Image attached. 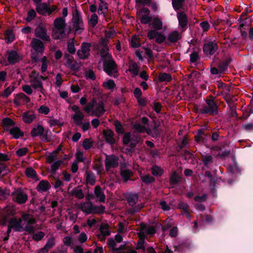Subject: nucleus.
I'll return each instance as SVG.
<instances>
[{"mask_svg": "<svg viewBox=\"0 0 253 253\" xmlns=\"http://www.w3.org/2000/svg\"><path fill=\"white\" fill-rule=\"evenodd\" d=\"M80 209L83 212H85L86 214L91 213L102 214L104 213L105 208L103 205L100 206L93 205L91 202H89L87 206H82Z\"/></svg>", "mask_w": 253, "mask_h": 253, "instance_id": "nucleus-4", "label": "nucleus"}, {"mask_svg": "<svg viewBox=\"0 0 253 253\" xmlns=\"http://www.w3.org/2000/svg\"><path fill=\"white\" fill-rule=\"evenodd\" d=\"M177 17L178 20L179 26L181 29L185 28L188 23L187 16L184 12L177 13Z\"/></svg>", "mask_w": 253, "mask_h": 253, "instance_id": "nucleus-24", "label": "nucleus"}, {"mask_svg": "<svg viewBox=\"0 0 253 253\" xmlns=\"http://www.w3.org/2000/svg\"><path fill=\"white\" fill-rule=\"evenodd\" d=\"M228 64H218L217 67H211V73L213 75L220 76L227 70Z\"/></svg>", "mask_w": 253, "mask_h": 253, "instance_id": "nucleus-18", "label": "nucleus"}, {"mask_svg": "<svg viewBox=\"0 0 253 253\" xmlns=\"http://www.w3.org/2000/svg\"><path fill=\"white\" fill-rule=\"evenodd\" d=\"M36 222L33 215L29 213L22 214L21 217L17 219L11 218L9 221V225L16 232L25 231L30 234H33L35 231L34 226L32 225Z\"/></svg>", "mask_w": 253, "mask_h": 253, "instance_id": "nucleus-1", "label": "nucleus"}, {"mask_svg": "<svg viewBox=\"0 0 253 253\" xmlns=\"http://www.w3.org/2000/svg\"><path fill=\"white\" fill-rule=\"evenodd\" d=\"M101 61L103 63H115L112 55L108 52V51H100Z\"/></svg>", "mask_w": 253, "mask_h": 253, "instance_id": "nucleus-26", "label": "nucleus"}, {"mask_svg": "<svg viewBox=\"0 0 253 253\" xmlns=\"http://www.w3.org/2000/svg\"><path fill=\"white\" fill-rule=\"evenodd\" d=\"M2 125L5 132H8L11 127L15 126V122L11 119L6 117L2 121Z\"/></svg>", "mask_w": 253, "mask_h": 253, "instance_id": "nucleus-27", "label": "nucleus"}, {"mask_svg": "<svg viewBox=\"0 0 253 253\" xmlns=\"http://www.w3.org/2000/svg\"><path fill=\"white\" fill-rule=\"evenodd\" d=\"M94 192V195L99 199L100 202L104 203L105 202V195L100 186L97 185L95 187Z\"/></svg>", "mask_w": 253, "mask_h": 253, "instance_id": "nucleus-33", "label": "nucleus"}, {"mask_svg": "<svg viewBox=\"0 0 253 253\" xmlns=\"http://www.w3.org/2000/svg\"><path fill=\"white\" fill-rule=\"evenodd\" d=\"M54 28L52 36L54 39H61L65 35V19L62 17L56 18L54 21Z\"/></svg>", "mask_w": 253, "mask_h": 253, "instance_id": "nucleus-3", "label": "nucleus"}, {"mask_svg": "<svg viewBox=\"0 0 253 253\" xmlns=\"http://www.w3.org/2000/svg\"><path fill=\"white\" fill-rule=\"evenodd\" d=\"M31 47L37 52L42 53L44 47L43 42L40 40L33 38L31 42Z\"/></svg>", "mask_w": 253, "mask_h": 253, "instance_id": "nucleus-17", "label": "nucleus"}, {"mask_svg": "<svg viewBox=\"0 0 253 253\" xmlns=\"http://www.w3.org/2000/svg\"><path fill=\"white\" fill-rule=\"evenodd\" d=\"M145 241L144 239H140L136 244V250H142L143 252H145L146 248L144 246V244L145 243Z\"/></svg>", "mask_w": 253, "mask_h": 253, "instance_id": "nucleus-62", "label": "nucleus"}, {"mask_svg": "<svg viewBox=\"0 0 253 253\" xmlns=\"http://www.w3.org/2000/svg\"><path fill=\"white\" fill-rule=\"evenodd\" d=\"M22 58V55L15 50H11L8 52V60L10 63L19 62Z\"/></svg>", "mask_w": 253, "mask_h": 253, "instance_id": "nucleus-19", "label": "nucleus"}, {"mask_svg": "<svg viewBox=\"0 0 253 253\" xmlns=\"http://www.w3.org/2000/svg\"><path fill=\"white\" fill-rule=\"evenodd\" d=\"M184 3V0H172V4L175 10H179Z\"/></svg>", "mask_w": 253, "mask_h": 253, "instance_id": "nucleus-52", "label": "nucleus"}, {"mask_svg": "<svg viewBox=\"0 0 253 253\" xmlns=\"http://www.w3.org/2000/svg\"><path fill=\"white\" fill-rule=\"evenodd\" d=\"M86 181L87 184L93 185L95 183V176L92 171H86L85 172Z\"/></svg>", "mask_w": 253, "mask_h": 253, "instance_id": "nucleus-37", "label": "nucleus"}, {"mask_svg": "<svg viewBox=\"0 0 253 253\" xmlns=\"http://www.w3.org/2000/svg\"><path fill=\"white\" fill-rule=\"evenodd\" d=\"M108 42L109 40L105 38L101 40L99 42V45L101 46V47H99L100 51H109V47L108 46Z\"/></svg>", "mask_w": 253, "mask_h": 253, "instance_id": "nucleus-47", "label": "nucleus"}, {"mask_svg": "<svg viewBox=\"0 0 253 253\" xmlns=\"http://www.w3.org/2000/svg\"><path fill=\"white\" fill-rule=\"evenodd\" d=\"M172 80V76L169 73L161 72L158 76V81L160 83L169 82Z\"/></svg>", "mask_w": 253, "mask_h": 253, "instance_id": "nucleus-35", "label": "nucleus"}, {"mask_svg": "<svg viewBox=\"0 0 253 253\" xmlns=\"http://www.w3.org/2000/svg\"><path fill=\"white\" fill-rule=\"evenodd\" d=\"M113 125L115 127V130L117 133L119 134L124 133L125 128L120 121H119L118 120H116L114 122Z\"/></svg>", "mask_w": 253, "mask_h": 253, "instance_id": "nucleus-42", "label": "nucleus"}, {"mask_svg": "<svg viewBox=\"0 0 253 253\" xmlns=\"http://www.w3.org/2000/svg\"><path fill=\"white\" fill-rule=\"evenodd\" d=\"M191 244L188 241L180 243L177 246H174V251L178 253H186L191 248Z\"/></svg>", "mask_w": 253, "mask_h": 253, "instance_id": "nucleus-20", "label": "nucleus"}, {"mask_svg": "<svg viewBox=\"0 0 253 253\" xmlns=\"http://www.w3.org/2000/svg\"><path fill=\"white\" fill-rule=\"evenodd\" d=\"M141 179L143 183L146 184H151L155 180V178L150 174H146L143 176H141Z\"/></svg>", "mask_w": 253, "mask_h": 253, "instance_id": "nucleus-48", "label": "nucleus"}, {"mask_svg": "<svg viewBox=\"0 0 253 253\" xmlns=\"http://www.w3.org/2000/svg\"><path fill=\"white\" fill-rule=\"evenodd\" d=\"M108 7L107 3L105 2L103 0H100V3L99 4L98 12L99 14H103L105 15V14L107 12Z\"/></svg>", "mask_w": 253, "mask_h": 253, "instance_id": "nucleus-44", "label": "nucleus"}, {"mask_svg": "<svg viewBox=\"0 0 253 253\" xmlns=\"http://www.w3.org/2000/svg\"><path fill=\"white\" fill-rule=\"evenodd\" d=\"M32 86L35 89L40 88L41 92L43 93V84L41 81V80L38 79V77L35 78V79L33 80Z\"/></svg>", "mask_w": 253, "mask_h": 253, "instance_id": "nucleus-40", "label": "nucleus"}, {"mask_svg": "<svg viewBox=\"0 0 253 253\" xmlns=\"http://www.w3.org/2000/svg\"><path fill=\"white\" fill-rule=\"evenodd\" d=\"M35 35L43 41L49 42L50 40V37L47 35V30L45 27L39 26L35 30Z\"/></svg>", "mask_w": 253, "mask_h": 253, "instance_id": "nucleus-13", "label": "nucleus"}, {"mask_svg": "<svg viewBox=\"0 0 253 253\" xmlns=\"http://www.w3.org/2000/svg\"><path fill=\"white\" fill-rule=\"evenodd\" d=\"M8 132L15 139H18L24 135V132L18 126H15L11 127L10 129L8 130Z\"/></svg>", "mask_w": 253, "mask_h": 253, "instance_id": "nucleus-25", "label": "nucleus"}, {"mask_svg": "<svg viewBox=\"0 0 253 253\" xmlns=\"http://www.w3.org/2000/svg\"><path fill=\"white\" fill-rule=\"evenodd\" d=\"M103 70L109 76L117 78L118 76L117 64H103Z\"/></svg>", "mask_w": 253, "mask_h": 253, "instance_id": "nucleus-14", "label": "nucleus"}, {"mask_svg": "<svg viewBox=\"0 0 253 253\" xmlns=\"http://www.w3.org/2000/svg\"><path fill=\"white\" fill-rule=\"evenodd\" d=\"M93 145V142L89 138H85L83 142V146L86 150L90 149Z\"/></svg>", "mask_w": 253, "mask_h": 253, "instance_id": "nucleus-58", "label": "nucleus"}, {"mask_svg": "<svg viewBox=\"0 0 253 253\" xmlns=\"http://www.w3.org/2000/svg\"><path fill=\"white\" fill-rule=\"evenodd\" d=\"M181 177L175 171L173 172L170 176L169 183L171 185H175L180 181Z\"/></svg>", "mask_w": 253, "mask_h": 253, "instance_id": "nucleus-38", "label": "nucleus"}, {"mask_svg": "<svg viewBox=\"0 0 253 253\" xmlns=\"http://www.w3.org/2000/svg\"><path fill=\"white\" fill-rule=\"evenodd\" d=\"M140 44L139 38L137 36L134 35L132 37L131 42L130 45L132 47L136 48L139 46Z\"/></svg>", "mask_w": 253, "mask_h": 253, "instance_id": "nucleus-57", "label": "nucleus"}, {"mask_svg": "<svg viewBox=\"0 0 253 253\" xmlns=\"http://www.w3.org/2000/svg\"><path fill=\"white\" fill-rule=\"evenodd\" d=\"M51 186L49 182L45 180H41L36 187L37 190L39 192H46L48 191Z\"/></svg>", "mask_w": 253, "mask_h": 253, "instance_id": "nucleus-31", "label": "nucleus"}, {"mask_svg": "<svg viewBox=\"0 0 253 253\" xmlns=\"http://www.w3.org/2000/svg\"><path fill=\"white\" fill-rule=\"evenodd\" d=\"M4 37L5 42L7 43H10L13 41L14 36L11 30H7L4 34Z\"/></svg>", "mask_w": 253, "mask_h": 253, "instance_id": "nucleus-49", "label": "nucleus"}, {"mask_svg": "<svg viewBox=\"0 0 253 253\" xmlns=\"http://www.w3.org/2000/svg\"><path fill=\"white\" fill-rule=\"evenodd\" d=\"M152 25L155 30H161L163 27V23L162 20L158 18H154L153 19Z\"/></svg>", "mask_w": 253, "mask_h": 253, "instance_id": "nucleus-41", "label": "nucleus"}, {"mask_svg": "<svg viewBox=\"0 0 253 253\" xmlns=\"http://www.w3.org/2000/svg\"><path fill=\"white\" fill-rule=\"evenodd\" d=\"M124 135L123 138V143L125 145H128L131 140L133 139L131 138V134L130 132H124Z\"/></svg>", "mask_w": 253, "mask_h": 253, "instance_id": "nucleus-54", "label": "nucleus"}, {"mask_svg": "<svg viewBox=\"0 0 253 253\" xmlns=\"http://www.w3.org/2000/svg\"><path fill=\"white\" fill-rule=\"evenodd\" d=\"M118 161V157L115 155H111L110 156L106 155V157L105 160V165L106 170L108 171L112 168H117L119 165Z\"/></svg>", "mask_w": 253, "mask_h": 253, "instance_id": "nucleus-8", "label": "nucleus"}, {"mask_svg": "<svg viewBox=\"0 0 253 253\" xmlns=\"http://www.w3.org/2000/svg\"><path fill=\"white\" fill-rule=\"evenodd\" d=\"M129 71L130 72L132 76L135 77L138 75L139 67L137 64H129Z\"/></svg>", "mask_w": 253, "mask_h": 253, "instance_id": "nucleus-53", "label": "nucleus"}, {"mask_svg": "<svg viewBox=\"0 0 253 253\" xmlns=\"http://www.w3.org/2000/svg\"><path fill=\"white\" fill-rule=\"evenodd\" d=\"M140 230L142 231L145 232L146 234L153 235L156 233V228L154 226L148 227L147 225L144 223H141L140 224Z\"/></svg>", "mask_w": 253, "mask_h": 253, "instance_id": "nucleus-28", "label": "nucleus"}, {"mask_svg": "<svg viewBox=\"0 0 253 253\" xmlns=\"http://www.w3.org/2000/svg\"><path fill=\"white\" fill-rule=\"evenodd\" d=\"M208 133H206L204 129L200 128L197 131V133L195 135V140L198 143L204 144L207 148H210L208 145Z\"/></svg>", "mask_w": 253, "mask_h": 253, "instance_id": "nucleus-11", "label": "nucleus"}, {"mask_svg": "<svg viewBox=\"0 0 253 253\" xmlns=\"http://www.w3.org/2000/svg\"><path fill=\"white\" fill-rule=\"evenodd\" d=\"M25 174L27 177L34 179L36 181L40 180L36 171L32 167H29L26 169Z\"/></svg>", "mask_w": 253, "mask_h": 253, "instance_id": "nucleus-34", "label": "nucleus"}, {"mask_svg": "<svg viewBox=\"0 0 253 253\" xmlns=\"http://www.w3.org/2000/svg\"><path fill=\"white\" fill-rule=\"evenodd\" d=\"M105 112V110L103 102L102 100H100L96 104V107L92 110V115L99 117L102 115Z\"/></svg>", "mask_w": 253, "mask_h": 253, "instance_id": "nucleus-23", "label": "nucleus"}, {"mask_svg": "<svg viewBox=\"0 0 253 253\" xmlns=\"http://www.w3.org/2000/svg\"><path fill=\"white\" fill-rule=\"evenodd\" d=\"M132 142H130L128 145V147L126 149L128 152L132 153L134 152L135 148L138 142L137 139H133Z\"/></svg>", "mask_w": 253, "mask_h": 253, "instance_id": "nucleus-55", "label": "nucleus"}, {"mask_svg": "<svg viewBox=\"0 0 253 253\" xmlns=\"http://www.w3.org/2000/svg\"><path fill=\"white\" fill-rule=\"evenodd\" d=\"M99 230L101 233V235H98V237L100 239L101 241H105V237L109 236L111 234V231L109 229V225L107 224L101 225Z\"/></svg>", "mask_w": 253, "mask_h": 253, "instance_id": "nucleus-22", "label": "nucleus"}, {"mask_svg": "<svg viewBox=\"0 0 253 253\" xmlns=\"http://www.w3.org/2000/svg\"><path fill=\"white\" fill-rule=\"evenodd\" d=\"M103 86L108 89H113L116 86L115 83L113 80H109L106 82H104Z\"/></svg>", "mask_w": 253, "mask_h": 253, "instance_id": "nucleus-59", "label": "nucleus"}, {"mask_svg": "<svg viewBox=\"0 0 253 253\" xmlns=\"http://www.w3.org/2000/svg\"><path fill=\"white\" fill-rule=\"evenodd\" d=\"M150 12L147 8H142L137 12L140 17V20L142 24H148L152 20V17L150 15Z\"/></svg>", "mask_w": 253, "mask_h": 253, "instance_id": "nucleus-10", "label": "nucleus"}, {"mask_svg": "<svg viewBox=\"0 0 253 253\" xmlns=\"http://www.w3.org/2000/svg\"><path fill=\"white\" fill-rule=\"evenodd\" d=\"M72 194L79 199H82L84 197L83 190L81 189L74 188L72 191Z\"/></svg>", "mask_w": 253, "mask_h": 253, "instance_id": "nucleus-50", "label": "nucleus"}, {"mask_svg": "<svg viewBox=\"0 0 253 253\" xmlns=\"http://www.w3.org/2000/svg\"><path fill=\"white\" fill-rule=\"evenodd\" d=\"M44 127L40 125L34 126L31 131V135L32 137L42 136L45 140L48 142L49 140L47 139V133H44Z\"/></svg>", "mask_w": 253, "mask_h": 253, "instance_id": "nucleus-12", "label": "nucleus"}, {"mask_svg": "<svg viewBox=\"0 0 253 253\" xmlns=\"http://www.w3.org/2000/svg\"><path fill=\"white\" fill-rule=\"evenodd\" d=\"M215 97L211 95L205 100L206 105H203L201 108H196V112L201 115H208L211 116L218 114V106L214 100Z\"/></svg>", "mask_w": 253, "mask_h": 253, "instance_id": "nucleus-2", "label": "nucleus"}, {"mask_svg": "<svg viewBox=\"0 0 253 253\" xmlns=\"http://www.w3.org/2000/svg\"><path fill=\"white\" fill-rule=\"evenodd\" d=\"M72 25L76 33H80L84 29V25L82 16L79 11L76 9L73 14Z\"/></svg>", "mask_w": 253, "mask_h": 253, "instance_id": "nucleus-5", "label": "nucleus"}, {"mask_svg": "<svg viewBox=\"0 0 253 253\" xmlns=\"http://www.w3.org/2000/svg\"><path fill=\"white\" fill-rule=\"evenodd\" d=\"M9 172L8 167L3 162H0V177Z\"/></svg>", "mask_w": 253, "mask_h": 253, "instance_id": "nucleus-51", "label": "nucleus"}, {"mask_svg": "<svg viewBox=\"0 0 253 253\" xmlns=\"http://www.w3.org/2000/svg\"><path fill=\"white\" fill-rule=\"evenodd\" d=\"M161 131L162 129L158 128V126H155L153 128V133L151 134L149 131H147V133L153 137L157 138L160 136Z\"/></svg>", "mask_w": 253, "mask_h": 253, "instance_id": "nucleus-56", "label": "nucleus"}, {"mask_svg": "<svg viewBox=\"0 0 253 253\" xmlns=\"http://www.w3.org/2000/svg\"><path fill=\"white\" fill-rule=\"evenodd\" d=\"M22 121L26 124H31L36 118L33 111H27L22 115Z\"/></svg>", "mask_w": 253, "mask_h": 253, "instance_id": "nucleus-21", "label": "nucleus"}, {"mask_svg": "<svg viewBox=\"0 0 253 253\" xmlns=\"http://www.w3.org/2000/svg\"><path fill=\"white\" fill-rule=\"evenodd\" d=\"M63 163V160H58L51 165L50 172L52 174L56 173V170L59 168V167Z\"/></svg>", "mask_w": 253, "mask_h": 253, "instance_id": "nucleus-45", "label": "nucleus"}, {"mask_svg": "<svg viewBox=\"0 0 253 253\" xmlns=\"http://www.w3.org/2000/svg\"><path fill=\"white\" fill-rule=\"evenodd\" d=\"M14 201L19 204H25L28 200V195L21 188L15 189L12 193Z\"/></svg>", "mask_w": 253, "mask_h": 253, "instance_id": "nucleus-6", "label": "nucleus"}, {"mask_svg": "<svg viewBox=\"0 0 253 253\" xmlns=\"http://www.w3.org/2000/svg\"><path fill=\"white\" fill-rule=\"evenodd\" d=\"M91 44L88 42L82 43L81 49L77 52V54L80 59H86L90 55Z\"/></svg>", "mask_w": 253, "mask_h": 253, "instance_id": "nucleus-9", "label": "nucleus"}, {"mask_svg": "<svg viewBox=\"0 0 253 253\" xmlns=\"http://www.w3.org/2000/svg\"><path fill=\"white\" fill-rule=\"evenodd\" d=\"M84 117L83 113L82 112H79V113H75L73 115L72 119L76 126H81L83 124V121Z\"/></svg>", "mask_w": 253, "mask_h": 253, "instance_id": "nucleus-36", "label": "nucleus"}, {"mask_svg": "<svg viewBox=\"0 0 253 253\" xmlns=\"http://www.w3.org/2000/svg\"><path fill=\"white\" fill-rule=\"evenodd\" d=\"M125 198L127 203L130 206L133 207L135 205L138 201L139 197L137 194L128 193L125 195Z\"/></svg>", "mask_w": 253, "mask_h": 253, "instance_id": "nucleus-29", "label": "nucleus"}, {"mask_svg": "<svg viewBox=\"0 0 253 253\" xmlns=\"http://www.w3.org/2000/svg\"><path fill=\"white\" fill-rule=\"evenodd\" d=\"M103 136L106 142L111 145L116 143V140L114 138L115 133L110 129L104 130L103 132Z\"/></svg>", "mask_w": 253, "mask_h": 253, "instance_id": "nucleus-16", "label": "nucleus"}, {"mask_svg": "<svg viewBox=\"0 0 253 253\" xmlns=\"http://www.w3.org/2000/svg\"><path fill=\"white\" fill-rule=\"evenodd\" d=\"M181 34L177 31L174 30L170 32L167 37V40L171 43H176L181 38Z\"/></svg>", "mask_w": 253, "mask_h": 253, "instance_id": "nucleus-30", "label": "nucleus"}, {"mask_svg": "<svg viewBox=\"0 0 253 253\" xmlns=\"http://www.w3.org/2000/svg\"><path fill=\"white\" fill-rule=\"evenodd\" d=\"M56 5H52L51 7L46 3H40L36 5V10L37 12L41 15L47 14L49 15L53 11L57 9Z\"/></svg>", "mask_w": 253, "mask_h": 253, "instance_id": "nucleus-7", "label": "nucleus"}, {"mask_svg": "<svg viewBox=\"0 0 253 253\" xmlns=\"http://www.w3.org/2000/svg\"><path fill=\"white\" fill-rule=\"evenodd\" d=\"M120 174L125 181H127L130 179V177L133 174V172L130 169H125L121 170Z\"/></svg>", "mask_w": 253, "mask_h": 253, "instance_id": "nucleus-39", "label": "nucleus"}, {"mask_svg": "<svg viewBox=\"0 0 253 253\" xmlns=\"http://www.w3.org/2000/svg\"><path fill=\"white\" fill-rule=\"evenodd\" d=\"M200 51V49H197L196 50H194L191 54H190V61L191 62H196L199 58V53Z\"/></svg>", "mask_w": 253, "mask_h": 253, "instance_id": "nucleus-60", "label": "nucleus"}, {"mask_svg": "<svg viewBox=\"0 0 253 253\" xmlns=\"http://www.w3.org/2000/svg\"><path fill=\"white\" fill-rule=\"evenodd\" d=\"M151 173L155 176H160L163 174L164 170L160 167L155 165L151 169Z\"/></svg>", "mask_w": 253, "mask_h": 253, "instance_id": "nucleus-46", "label": "nucleus"}, {"mask_svg": "<svg viewBox=\"0 0 253 253\" xmlns=\"http://www.w3.org/2000/svg\"><path fill=\"white\" fill-rule=\"evenodd\" d=\"M216 181L215 179H211L210 180L211 191L214 196L216 194Z\"/></svg>", "mask_w": 253, "mask_h": 253, "instance_id": "nucleus-61", "label": "nucleus"}, {"mask_svg": "<svg viewBox=\"0 0 253 253\" xmlns=\"http://www.w3.org/2000/svg\"><path fill=\"white\" fill-rule=\"evenodd\" d=\"M15 87L14 86H9L4 89L2 96L3 97H8L11 93L14 91Z\"/></svg>", "mask_w": 253, "mask_h": 253, "instance_id": "nucleus-64", "label": "nucleus"}, {"mask_svg": "<svg viewBox=\"0 0 253 253\" xmlns=\"http://www.w3.org/2000/svg\"><path fill=\"white\" fill-rule=\"evenodd\" d=\"M218 49V46L216 42H209L204 44L203 46L204 52L206 55H213Z\"/></svg>", "mask_w": 253, "mask_h": 253, "instance_id": "nucleus-15", "label": "nucleus"}, {"mask_svg": "<svg viewBox=\"0 0 253 253\" xmlns=\"http://www.w3.org/2000/svg\"><path fill=\"white\" fill-rule=\"evenodd\" d=\"M22 99L26 103H29L31 101L30 98L26 95L24 93L20 92L17 94L13 100V103L16 105L19 106L20 103L18 101L19 100Z\"/></svg>", "mask_w": 253, "mask_h": 253, "instance_id": "nucleus-32", "label": "nucleus"}, {"mask_svg": "<svg viewBox=\"0 0 253 253\" xmlns=\"http://www.w3.org/2000/svg\"><path fill=\"white\" fill-rule=\"evenodd\" d=\"M55 245V239L54 238H50L47 240V241L44 246L48 251L53 247Z\"/></svg>", "mask_w": 253, "mask_h": 253, "instance_id": "nucleus-63", "label": "nucleus"}, {"mask_svg": "<svg viewBox=\"0 0 253 253\" xmlns=\"http://www.w3.org/2000/svg\"><path fill=\"white\" fill-rule=\"evenodd\" d=\"M202 161L204 164V165L206 167H208L209 165L213 162V157L208 154L202 155Z\"/></svg>", "mask_w": 253, "mask_h": 253, "instance_id": "nucleus-43", "label": "nucleus"}]
</instances>
